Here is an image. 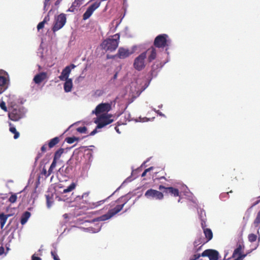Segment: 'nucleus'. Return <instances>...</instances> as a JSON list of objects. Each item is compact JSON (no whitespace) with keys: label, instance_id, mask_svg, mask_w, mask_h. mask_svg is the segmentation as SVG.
<instances>
[{"label":"nucleus","instance_id":"1","mask_svg":"<svg viewBox=\"0 0 260 260\" xmlns=\"http://www.w3.org/2000/svg\"><path fill=\"white\" fill-rule=\"evenodd\" d=\"M128 200L126 199L124 197H121L116 200V202L117 203H122L120 205H118L115 206L114 208H112L110 210H109L108 212L104 215L96 217L94 221H105L106 220H108L110 219L113 216H114L116 214L120 212V211L122 210L124 206L127 203Z\"/></svg>","mask_w":260,"mask_h":260},{"label":"nucleus","instance_id":"2","mask_svg":"<svg viewBox=\"0 0 260 260\" xmlns=\"http://www.w3.org/2000/svg\"><path fill=\"white\" fill-rule=\"evenodd\" d=\"M120 42V35L119 34H115L112 36V38H109L104 41L101 46L103 49L106 51L111 52L115 51L118 47Z\"/></svg>","mask_w":260,"mask_h":260},{"label":"nucleus","instance_id":"3","mask_svg":"<svg viewBox=\"0 0 260 260\" xmlns=\"http://www.w3.org/2000/svg\"><path fill=\"white\" fill-rule=\"evenodd\" d=\"M25 111L23 107L17 105L9 107L8 117L13 121H19L24 117Z\"/></svg>","mask_w":260,"mask_h":260},{"label":"nucleus","instance_id":"4","mask_svg":"<svg viewBox=\"0 0 260 260\" xmlns=\"http://www.w3.org/2000/svg\"><path fill=\"white\" fill-rule=\"evenodd\" d=\"M112 117V115L110 114H102L94 121V122L98 125H96L95 129L92 131L89 135L91 136H94L97 133V129L102 128L104 126L111 124L113 121Z\"/></svg>","mask_w":260,"mask_h":260},{"label":"nucleus","instance_id":"5","mask_svg":"<svg viewBox=\"0 0 260 260\" xmlns=\"http://www.w3.org/2000/svg\"><path fill=\"white\" fill-rule=\"evenodd\" d=\"M167 38H168V35L167 34L158 35L154 38L153 45L152 46H154L158 49H163L169 45Z\"/></svg>","mask_w":260,"mask_h":260},{"label":"nucleus","instance_id":"6","mask_svg":"<svg viewBox=\"0 0 260 260\" xmlns=\"http://www.w3.org/2000/svg\"><path fill=\"white\" fill-rule=\"evenodd\" d=\"M66 23V15L61 13L55 18L52 31L55 32L64 26Z\"/></svg>","mask_w":260,"mask_h":260},{"label":"nucleus","instance_id":"7","mask_svg":"<svg viewBox=\"0 0 260 260\" xmlns=\"http://www.w3.org/2000/svg\"><path fill=\"white\" fill-rule=\"evenodd\" d=\"M145 53H141L134 61L133 67L137 71H142L145 67Z\"/></svg>","mask_w":260,"mask_h":260},{"label":"nucleus","instance_id":"8","mask_svg":"<svg viewBox=\"0 0 260 260\" xmlns=\"http://www.w3.org/2000/svg\"><path fill=\"white\" fill-rule=\"evenodd\" d=\"M145 196L147 199H154L161 200L164 198V194L160 191L149 189L146 191Z\"/></svg>","mask_w":260,"mask_h":260},{"label":"nucleus","instance_id":"9","mask_svg":"<svg viewBox=\"0 0 260 260\" xmlns=\"http://www.w3.org/2000/svg\"><path fill=\"white\" fill-rule=\"evenodd\" d=\"M111 110V105L109 103H102L99 104L95 107L94 111H92V113L98 116L100 114L104 112H108Z\"/></svg>","mask_w":260,"mask_h":260},{"label":"nucleus","instance_id":"10","mask_svg":"<svg viewBox=\"0 0 260 260\" xmlns=\"http://www.w3.org/2000/svg\"><path fill=\"white\" fill-rule=\"evenodd\" d=\"M101 4V1H96L94 3H92L91 5L88 7L86 12L84 13L83 15V20H87L89 19L92 13L100 7Z\"/></svg>","mask_w":260,"mask_h":260},{"label":"nucleus","instance_id":"11","mask_svg":"<svg viewBox=\"0 0 260 260\" xmlns=\"http://www.w3.org/2000/svg\"><path fill=\"white\" fill-rule=\"evenodd\" d=\"M244 246L242 243L237 245L236 249L234 250L232 257L235 258L234 260H242L247 255V254H242V250L244 249Z\"/></svg>","mask_w":260,"mask_h":260},{"label":"nucleus","instance_id":"12","mask_svg":"<svg viewBox=\"0 0 260 260\" xmlns=\"http://www.w3.org/2000/svg\"><path fill=\"white\" fill-rule=\"evenodd\" d=\"M157 52V49L154 46H151L147 49L145 52L142 53H145V58L147 56V61L149 63H150L156 58Z\"/></svg>","mask_w":260,"mask_h":260},{"label":"nucleus","instance_id":"13","mask_svg":"<svg viewBox=\"0 0 260 260\" xmlns=\"http://www.w3.org/2000/svg\"><path fill=\"white\" fill-rule=\"evenodd\" d=\"M202 256H207L210 260H218L219 252L214 249H208L202 252Z\"/></svg>","mask_w":260,"mask_h":260},{"label":"nucleus","instance_id":"14","mask_svg":"<svg viewBox=\"0 0 260 260\" xmlns=\"http://www.w3.org/2000/svg\"><path fill=\"white\" fill-rule=\"evenodd\" d=\"M158 189L160 190H164V192L165 194H171L175 197H177L179 196V190L173 187H165L164 186L160 185L159 187H158Z\"/></svg>","mask_w":260,"mask_h":260},{"label":"nucleus","instance_id":"15","mask_svg":"<svg viewBox=\"0 0 260 260\" xmlns=\"http://www.w3.org/2000/svg\"><path fill=\"white\" fill-rule=\"evenodd\" d=\"M133 52L128 49H125L123 47H120L118 49V52L115 55H113V58L118 57L119 59H124L129 57L132 54Z\"/></svg>","mask_w":260,"mask_h":260},{"label":"nucleus","instance_id":"16","mask_svg":"<svg viewBox=\"0 0 260 260\" xmlns=\"http://www.w3.org/2000/svg\"><path fill=\"white\" fill-rule=\"evenodd\" d=\"M203 233H204V236H205V238H206V241L203 242V244H204V243L209 242V241H210L212 239V238L213 237V234H212V232L211 230V229H208V228L206 229H204ZM201 241H202V239H200L198 240L195 241L194 242V245L197 246L200 244H202L203 243V242H202Z\"/></svg>","mask_w":260,"mask_h":260},{"label":"nucleus","instance_id":"17","mask_svg":"<svg viewBox=\"0 0 260 260\" xmlns=\"http://www.w3.org/2000/svg\"><path fill=\"white\" fill-rule=\"evenodd\" d=\"M75 68V66L74 64H71L69 66H67L62 71L61 74L60 76H59V79L61 81H64L66 79H70L69 78V75L70 74L71 71L72 69H73Z\"/></svg>","mask_w":260,"mask_h":260},{"label":"nucleus","instance_id":"18","mask_svg":"<svg viewBox=\"0 0 260 260\" xmlns=\"http://www.w3.org/2000/svg\"><path fill=\"white\" fill-rule=\"evenodd\" d=\"M46 77V73L45 72H41L35 76L33 81L36 84H39L44 81Z\"/></svg>","mask_w":260,"mask_h":260},{"label":"nucleus","instance_id":"19","mask_svg":"<svg viewBox=\"0 0 260 260\" xmlns=\"http://www.w3.org/2000/svg\"><path fill=\"white\" fill-rule=\"evenodd\" d=\"M110 197L111 196L108 197L107 199H109ZM107 199L95 202H89L87 204V207L88 209H95L99 206L102 205L104 202L106 201Z\"/></svg>","mask_w":260,"mask_h":260},{"label":"nucleus","instance_id":"20","mask_svg":"<svg viewBox=\"0 0 260 260\" xmlns=\"http://www.w3.org/2000/svg\"><path fill=\"white\" fill-rule=\"evenodd\" d=\"M7 82L6 77L0 76V94L7 89Z\"/></svg>","mask_w":260,"mask_h":260},{"label":"nucleus","instance_id":"21","mask_svg":"<svg viewBox=\"0 0 260 260\" xmlns=\"http://www.w3.org/2000/svg\"><path fill=\"white\" fill-rule=\"evenodd\" d=\"M64 84V89L66 92H69L71 91L73 84L71 79H66Z\"/></svg>","mask_w":260,"mask_h":260},{"label":"nucleus","instance_id":"22","mask_svg":"<svg viewBox=\"0 0 260 260\" xmlns=\"http://www.w3.org/2000/svg\"><path fill=\"white\" fill-rule=\"evenodd\" d=\"M30 216V213L28 211H25L22 214L21 216L20 223L22 225H24L27 222L29 217Z\"/></svg>","mask_w":260,"mask_h":260},{"label":"nucleus","instance_id":"23","mask_svg":"<svg viewBox=\"0 0 260 260\" xmlns=\"http://www.w3.org/2000/svg\"><path fill=\"white\" fill-rule=\"evenodd\" d=\"M59 142V139L58 137H54L52 139H50L49 141L48 145V147L49 149L52 148L54 147L56 145H57Z\"/></svg>","mask_w":260,"mask_h":260},{"label":"nucleus","instance_id":"24","mask_svg":"<svg viewBox=\"0 0 260 260\" xmlns=\"http://www.w3.org/2000/svg\"><path fill=\"white\" fill-rule=\"evenodd\" d=\"M159 68H161L160 63L157 62H154L151 67V70H150V72H151L152 75H156V70L158 69Z\"/></svg>","mask_w":260,"mask_h":260},{"label":"nucleus","instance_id":"25","mask_svg":"<svg viewBox=\"0 0 260 260\" xmlns=\"http://www.w3.org/2000/svg\"><path fill=\"white\" fill-rule=\"evenodd\" d=\"M9 126H10V128H9V131L14 134L13 138H14L15 139H17L20 137L19 132L16 131V128L13 126L11 123H9Z\"/></svg>","mask_w":260,"mask_h":260},{"label":"nucleus","instance_id":"26","mask_svg":"<svg viewBox=\"0 0 260 260\" xmlns=\"http://www.w3.org/2000/svg\"><path fill=\"white\" fill-rule=\"evenodd\" d=\"M63 152V149L61 148L55 151L54 154L53 159L55 160H58L60 158L61 155Z\"/></svg>","mask_w":260,"mask_h":260},{"label":"nucleus","instance_id":"27","mask_svg":"<svg viewBox=\"0 0 260 260\" xmlns=\"http://www.w3.org/2000/svg\"><path fill=\"white\" fill-rule=\"evenodd\" d=\"M253 224L255 227H258L260 226V210L257 212L256 218L254 219Z\"/></svg>","mask_w":260,"mask_h":260},{"label":"nucleus","instance_id":"28","mask_svg":"<svg viewBox=\"0 0 260 260\" xmlns=\"http://www.w3.org/2000/svg\"><path fill=\"white\" fill-rule=\"evenodd\" d=\"M46 199L47 206H48V208H50L53 202L52 195L50 196L49 194H46Z\"/></svg>","mask_w":260,"mask_h":260},{"label":"nucleus","instance_id":"29","mask_svg":"<svg viewBox=\"0 0 260 260\" xmlns=\"http://www.w3.org/2000/svg\"><path fill=\"white\" fill-rule=\"evenodd\" d=\"M76 187V184L75 183H73L71 184L68 187H67V188L64 189V190H63V193H67L69 192H70L72 191L73 189H75Z\"/></svg>","mask_w":260,"mask_h":260},{"label":"nucleus","instance_id":"30","mask_svg":"<svg viewBox=\"0 0 260 260\" xmlns=\"http://www.w3.org/2000/svg\"><path fill=\"white\" fill-rule=\"evenodd\" d=\"M232 192H233L232 190H230V191H227L226 192H223V193L220 194L219 198L222 201H225V199L229 198V193H232Z\"/></svg>","mask_w":260,"mask_h":260},{"label":"nucleus","instance_id":"31","mask_svg":"<svg viewBox=\"0 0 260 260\" xmlns=\"http://www.w3.org/2000/svg\"><path fill=\"white\" fill-rule=\"evenodd\" d=\"M10 216L9 215L7 214V216L1 218V219H0V224H1V229H3V227L7 222V220H8V217Z\"/></svg>","mask_w":260,"mask_h":260},{"label":"nucleus","instance_id":"32","mask_svg":"<svg viewBox=\"0 0 260 260\" xmlns=\"http://www.w3.org/2000/svg\"><path fill=\"white\" fill-rule=\"evenodd\" d=\"M78 138L75 137H67L66 138V141L68 144H73L76 140H78Z\"/></svg>","mask_w":260,"mask_h":260},{"label":"nucleus","instance_id":"33","mask_svg":"<svg viewBox=\"0 0 260 260\" xmlns=\"http://www.w3.org/2000/svg\"><path fill=\"white\" fill-rule=\"evenodd\" d=\"M248 238L250 242H254L256 240L257 236L256 234H251L248 235Z\"/></svg>","mask_w":260,"mask_h":260},{"label":"nucleus","instance_id":"34","mask_svg":"<svg viewBox=\"0 0 260 260\" xmlns=\"http://www.w3.org/2000/svg\"><path fill=\"white\" fill-rule=\"evenodd\" d=\"M51 0H44V10L46 11L48 10L49 7L50 5Z\"/></svg>","mask_w":260,"mask_h":260},{"label":"nucleus","instance_id":"35","mask_svg":"<svg viewBox=\"0 0 260 260\" xmlns=\"http://www.w3.org/2000/svg\"><path fill=\"white\" fill-rule=\"evenodd\" d=\"M17 196L16 194H12L10 198H9V202L11 203H14L16 202Z\"/></svg>","mask_w":260,"mask_h":260},{"label":"nucleus","instance_id":"36","mask_svg":"<svg viewBox=\"0 0 260 260\" xmlns=\"http://www.w3.org/2000/svg\"><path fill=\"white\" fill-rule=\"evenodd\" d=\"M82 4V3H81V2H79V1H77L76 0H75V1H74L73 4H72L71 6H72L73 7H75L76 8H78L80 6H81Z\"/></svg>","mask_w":260,"mask_h":260},{"label":"nucleus","instance_id":"37","mask_svg":"<svg viewBox=\"0 0 260 260\" xmlns=\"http://www.w3.org/2000/svg\"><path fill=\"white\" fill-rule=\"evenodd\" d=\"M78 133H86L87 131V128L86 126L79 127L77 129Z\"/></svg>","mask_w":260,"mask_h":260},{"label":"nucleus","instance_id":"38","mask_svg":"<svg viewBox=\"0 0 260 260\" xmlns=\"http://www.w3.org/2000/svg\"><path fill=\"white\" fill-rule=\"evenodd\" d=\"M72 170V167L71 166H68L65 169V176H67L69 175Z\"/></svg>","mask_w":260,"mask_h":260},{"label":"nucleus","instance_id":"39","mask_svg":"<svg viewBox=\"0 0 260 260\" xmlns=\"http://www.w3.org/2000/svg\"><path fill=\"white\" fill-rule=\"evenodd\" d=\"M51 255L54 260H60L57 255V252L55 250L51 251Z\"/></svg>","mask_w":260,"mask_h":260},{"label":"nucleus","instance_id":"40","mask_svg":"<svg viewBox=\"0 0 260 260\" xmlns=\"http://www.w3.org/2000/svg\"><path fill=\"white\" fill-rule=\"evenodd\" d=\"M0 107H1V109L4 110V111H5V112L8 111L7 107L6 106L5 103L4 101H2L1 102Z\"/></svg>","mask_w":260,"mask_h":260},{"label":"nucleus","instance_id":"41","mask_svg":"<svg viewBox=\"0 0 260 260\" xmlns=\"http://www.w3.org/2000/svg\"><path fill=\"white\" fill-rule=\"evenodd\" d=\"M41 174V175L45 176V178H46L50 176V175L47 174V171H46L45 167L43 168Z\"/></svg>","mask_w":260,"mask_h":260},{"label":"nucleus","instance_id":"42","mask_svg":"<svg viewBox=\"0 0 260 260\" xmlns=\"http://www.w3.org/2000/svg\"><path fill=\"white\" fill-rule=\"evenodd\" d=\"M46 23L44 22H43L42 21L39 23L37 25V29L38 30H39L44 27V25Z\"/></svg>","mask_w":260,"mask_h":260},{"label":"nucleus","instance_id":"43","mask_svg":"<svg viewBox=\"0 0 260 260\" xmlns=\"http://www.w3.org/2000/svg\"><path fill=\"white\" fill-rule=\"evenodd\" d=\"M152 169H153V167H150L148 169H146L145 170V171H144V172L143 173H142L141 176L142 177L145 176L146 174V173L149 172L150 171H151Z\"/></svg>","mask_w":260,"mask_h":260},{"label":"nucleus","instance_id":"44","mask_svg":"<svg viewBox=\"0 0 260 260\" xmlns=\"http://www.w3.org/2000/svg\"><path fill=\"white\" fill-rule=\"evenodd\" d=\"M50 11H50L48 12V15H47V16L45 17L44 19L43 20V21H42L43 22L46 23L47 22H48L49 21V20H50L49 13H50Z\"/></svg>","mask_w":260,"mask_h":260},{"label":"nucleus","instance_id":"45","mask_svg":"<svg viewBox=\"0 0 260 260\" xmlns=\"http://www.w3.org/2000/svg\"><path fill=\"white\" fill-rule=\"evenodd\" d=\"M57 160L53 159V161L52 162V164L50 165V167L51 169H54L55 167L56 166Z\"/></svg>","mask_w":260,"mask_h":260},{"label":"nucleus","instance_id":"46","mask_svg":"<svg viewBox=\"0 0 260 260\" xmlns=\"http://www.w3.org/2000/svg\"><path fill=\"white\" fill-rule=\"evenodd\" d=\"M202 256V254H196L193 255L191 258H190V260H197L199 259V258Z\"/></svg>","mask_w":260,"mask_h":260},{"label":"nucleus","instance_id":"47","mask_svg":"<svg viewBox=\"0 0 260 260\" xmlns=\"http://www.w3.org/2000/svg\"><path fill=\"white\" fill-rule=\"evenodd\" d=\"M201 226L203 229V230L204 229H206L207 228H206V221L203 220V219H202V221H201Z\"/></svg>","mask_w":260,"mask_h":260},{"label":"nucleus","instance_id":"48","mask_svg":"<svg viewBox=\"0 0 260 260\" xmlns=\"http://www.w3.org/2000/svg\"><path fill=\"white\" fill-rule=\"evenodd\" d=\"M258 199H258V200H256L255 202H253L251 208H252V207L256 206L260 202V196L259 197V198H258Z\"/></svg>","mask_w":260,"mask_h":260},{"label":"nucleus","instance_id":"49","mask_svg":"<svg viewBox=\"0 0 260 260\" xmlns=\"http://www.w3.org/2000/svg\"><path fill=\"white\" fill-rule=\"evenodd\" d=\"M47 145L46 144H44L41 147V150L42 152H45L47 149Z\"/></svg>","mask_w":260,"mask_h":260},{"label":"nucleus","instance_id":"50","mask_svg":"<svg viewBox=\"0 0 260 260\" xmlns=\"http://www.w3.org/2000/svg\"><path fill=\"white\" fill-rule=\"evenodd\" d=\"M76 9L77 8L73 7L71 5L70 8H69V9L67 10V12H74Z\"/></svg>","mask_w":260,"mask_h":260},{"label":"nucleus","instance_id":"51","mask_svg":"<svg viewBox=\"0 0 260 260\" xmlns=\"http://www.w3.org/2000/svg\"><path fill=\"white\" fill-rule=\"evenodd\" d=\"M31 259L32 260H41L40 257L35 256V254L32 255Z\"/></svg>","mask_w":260,"mask_h":260},{"label":"nucleus","instance_id":"52","mask_svg":"<svg viewBox=\"0 0 260 260\" xmlns=\"http://www.w3.org/2000/svg\"><path fill=\"white\" fill-rule=\"evenodd\" d=\"M4 252V248L3 246L0 247V255L3 254Z\"/></svg>","mask_w":260,"mask_h":260},{"label":"nucleus","instance_id":"53","mask_svg":"<svg viewBox=\"0 0 260 260\" xmlns=\"http://www.w3.org/2000/svg\"><path fill=\"white\" fill-rule=\"evenodd\" d=\"M54 169H51V168L50 167L49 169V170L48 171V175H50L52 173H53V170Z\"/></svg>","mask_w":260,"mask_h":260},{"label":"nucleus","instance_id":"54","mask_svg":"<svg viewBox=\"0 0 260 260\" xmlns=\"http://www.w3.org/2000/svg\"><path fill=\"white\" fill-rule=\"evenodd\" d=\"M6 216H7V215H5L4 213H0V219H1V218H3Z\"/></svg>","mask_w":260,"mask_h":260},{"label":"nucleus","instance_id":"55","mask_svg":"<svg viewBox=\"0 0 260 260\" xmlns=\"http://www.w3.org/2000/svg\"><path fill=\"white\" fill-rule=\"evenodd\" d=\"M115 131H116V132H117V133H119V134H120V131H119V128H118V127H117V126H116L115 127Z\"/></svg>","mask_w":260,"mask_h":260},{"label":"nucleus","instance_id":"56","mask_svg":"<svg viewBox=\"0 0 260 260\" xmlns=\"http://www.w3.org/2000/svg\"><path fill=\"white\" fill-rule=\"evenodd\" d=\"M117 73H116L115 74H114V77H113V79L115 80L117 78Z\"/></svg>","mask_w":260,"mask_h":260},{"label":"nucleus","instance_id":"57","mask_svg":"<svg viewBox=\"0 0 260 260\" xmlns=\"http://www.w3.org/2000/svg\"><path fill=\"white\" fill-rule=\"evenodd\" d=\"M107 58L108 59H114V58H113V56H110V55H107Z\"/></svg>","mask_w":260,"mask_h":260},{"label":"nucleus","instance_id":"58","mask_svg":"<svg viewBox=\"0 0 260 260\" xmlns=\"http://www.w3.org/2000/svg\"><path fill=\"white\" fill-rule=\"evenodd\" d=\"M42 156V155L40 154V153H39L37 155V159H38L40 157H41Z\"/></svg>","mask_w":260,"mask_h":260},{"label":"nucleus","instance_id":"59","mask_svg":"<svg viewBox=\"0 0 260 260\" xmlns=\"http://www.w3.org/2000/svg\"><path fill=\"white\" fill-rule=\"evenodd\" d=\"M60 1L57 0V1L56 2V3H55V5H57L58 4H59V3H60Z\"/></svg>","mask_w":260,"mask_h":260},{"label":"nucleus","instance_id":"60","mask_svg":"<svg viewBox=\"0 0 260 260\" xmlns=\"http://www.w3.org/2000/svg\"><path fill=\"white\" fill-rule=\"evenodd\" d=\"M62 168H63V167H62L61 168L59 169L58 171L59 172L62 171H63V169Z\"/></svg>","mask_w":260,"mask_h":260},{"label":"nucleus","instance_id":"61","mask_svg":"<svg viewBox=\"0 0 260 260\" xmlns=\"http://www.w3.org/2000/svg\"><path fill=\"white\" fill-rule=\"evenodd\" d=\"M77 2H80L82 3H83V2L84 1V0H76Z\"/></svg>","mask_w":260,"mask_h":260}]
</instances>
